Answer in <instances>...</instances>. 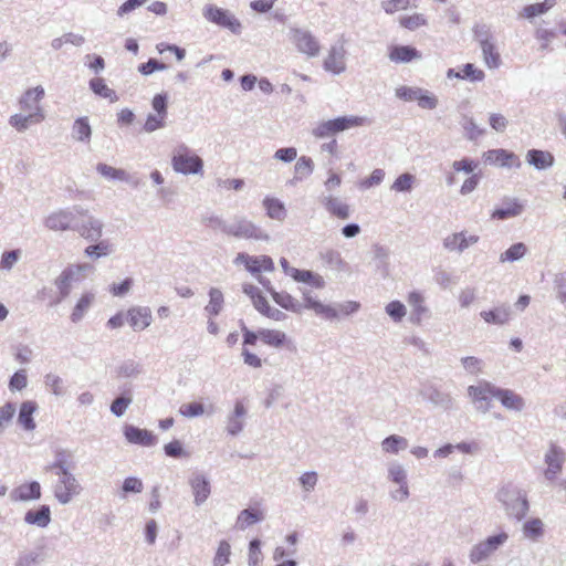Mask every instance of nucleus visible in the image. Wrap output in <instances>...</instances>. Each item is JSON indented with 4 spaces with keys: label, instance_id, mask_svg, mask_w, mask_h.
<instances>
[{
    "label": "nucleus",
    "instance_id": "8",
    "mask_svg": "<svg viewBox=\"0 0 566 566\" xmlns=\"http://www.w3.org/2000/svg\"><path fill=\"white\" fill-rule=\"evenodd\" d=\"M203 17L219 27L229 29L233 34L242 32L241 22L230 11L214 4H207L203 8Z\"/></svg>",
    "mask_w": 566,
    "mask_h": 566
},
{
    "label": "nucleus",
    "instance_id": "40",
    "mask_svg": "<svg viewBox=\"0 0 566 566\" xmlns=\"http://www.w3.org/2000/svg\"><path fill=\"white\" fill-rule=\"evenodd\" d=\"M264 520V514L261 511L244 509L237 517V527L244 531L247 527Z\"/></svg>",
    "mask_w": 566,
    "mask_h": 566
},
{
    "label": "nucleus",
    "instance_id": "25",
    "mask_svg": "<svg viewBox=\"0 0 566 566\" xmlns=\"http://www.w3.org/2000/svg\"><path fill=\"white\" fill-rule=\"evenodd\" d=\"M13 501L27 502L41 497V485L36 481L24 483L12 490L10 494Z\"/></svg>",
    "mask_w": 566,
    "mask_h": 566
},
{
    "label": "nucleus",
    "instance_id": "57",
    "mask_svg": "<svg viewBox=\"0 0 566 566\" xmlns=\"http://www.w3.org/2000/svg\"><path fill=\"white\" fill-rule=\"evenodd\" d=\"M262 552H261V541L259 538H254L249 544V566H259L262 562Z\"/></svg>",
    "mask_w": 566,
    "mask_h": 566
},
{
    "label": "nucleus",
    "instance_id": "21",
    "mask_svg": "<svg viewBox=\"0 0 566 566\" xmlns=\"http://www.w3.org/2000/svg\"><path fill=\"white\" fill-rule=\"evenodd\" d=\"M324 69L333 74H340L345 71V49L343 45H332L328 55L324 60Z\"/></svg>",
    "mask_w": 566,
    "mask_h": 566
},
{
    "label": "nucleus",
    "instance_id": "18",
    "mask_svg": "<svg viewBox=\"0 0 566 566\" xmlns=\"http://www.w3.org/2000/svg\"><path fill=\"white\" fill-rule=\"evenodd\" d=\"M189 484L195 496L193 502L196 505L200 506L208 500L211 493L210 482L202 473H193L189 480Z\"/></svg>",
    "mask_w": 566,
    "mask_h": 566
},
{
    "label": "nucleus",
    "instance_id": "3",
    "mask_svg": "<svg viewBox=\"0 0 566 566\" xmlns=\"http://www.w3.org/2000/svg\"><path fill=\"white\" fill-rule=\"evenodd\" d=\"M88 263L71 264L66 266L61 274L54 280V285L57 289V298L55 303L64 301L70 294L75 283H78L84 273L92 270Z\"/></svg>",
    "mask_w": 566,
    "mask_h": 566
},
{
    "label": "nucleus",
    "instance_id": "27",
    "mask_svg": "<svg viewBox=\"0 0 566 566\" xmlns=\"http://www.w3.org/2000/svg\"><path fill=\"white\" fill-rule=\"evenodd\" d=\"M480 316L488 324L504 325L510 321L511 308L507 305H500L492 310L482 311Z\"/></svg>",
    "mask_w": 566,
    "mask_h": 566
},
{
    "label": "nucleus",
    "instance_id": "35",
    "mask_svg": "<svg viewBox=\"0 0 566 566\" xmlns=\"http://www.w3.org/2000/svg\"><path fill=\"white\" fill-rule=\"evenodd\" d=\"M96 171L107 180L130 182V175L122 168H115L107 164L98 163L96 165Z\"/></svg>",
    "mask_w": 566,
    "mask_h": 566
},
{
    "label": "nucleus",
    "instance_id": "47",
    "mask_svg": "<svg viewBox=\"0 0 566 566\" xmlns=\"http://www.w3.org/2000/svg\"><path fill=\"white\" fill-rule=\"evenodd\" d=\"M483 54L484 63L490 69H497L501 64V57L496 51L494 42H490L480 46Z\"/></svg>",
    "mask_w": 566,
    "mask_h": 566
},
{
    "label": "nucleus",
    "instance_id": "42",
    "mask_svg": "<svg viewBox=\"0 0 566 566\" xmlns=\"http://www.w3.org/2000/svg\"><path fill=\"white\" fill-rule=\"evenodd\" d=\"M408 448V440L398 434H391L381 441V450L385 453L397 454Z\"/></svg>",
    "mask_w": 566,
    "mask_h": 566
},
{
    "label": "nucleus",
    "instance_id": "59",
    "mask_svg": "<svg viewBox=\"0 0 566 566\" xmlns=\"http://www.w3.org/2000/svg\"><path fill=\"white\" fill-rule=\"evenodd\" d=\"M313 305L314 306H313L312 311H314L315 314L318 316H322L329 321L338 317V310L332 305H326L318 301Z\"/></svg>",
    "mask_w": 566,
    "mask_h": 566
},
{
    "label": "nucleus",
    "instance_id": "37",
    "mask_svg": "<svg viewBox=\"0 0 566 566\" xmlns=\"http://www.w3.org/2000/svg\"><path fill=\"white\" fill-rule=\"evenodd\" d=\"M556 4V0H545L541 3H533L525 6L522 11L518 13L520 18H524L527 20H532L537 15L545 14L548 10H551Z\"/></svg>",
    "mask_w": 566,
    "mask_h": 566
},
{
    "label": "nucleus",
    "instance_id": "45",
    "mask_svg": "<svg viewBox=\"0 0 566 566\" xmlns=\"http://www.w3.org/2000/svg\"><path fill=\"white\" fill-rule=\"evenodd\" d=\"M443 248L450 252L462 253L467 250L465 231L452 233L443 239Z\"/></svg>",
    "mask_w": 566,
    "mask_h": 566
},
{
    "label": "nucleus",
    "instance_id": "14",
    "mask_svg": "<svg viewBox=\"0 0 566 566\" xmlns=\"http://www.w3.org/2000/svg\"><path fill=\"white\" fill-rule=\"evenodd\" d=\"M484 159L488 164L497 165L500 167L520 168L522 166L520 157L506 149L488 150L484 153Z\"/></svg>",
    "mask_w": 566,
    "mask_h": 566
},
{
    "label": "nucleus",
    "instance_id": "7",
    "mask_svg": "<svg viewBox=\"0 0 566 566\" xmlns=\"http://www.w3.org/2000/svg\"><path fill=\"white\" fill-rule=\"evenodd\" d=\"M289 40L297 52L307 57H316L321 52V44L317 38L307 29L292 27L289 30Z\"/></svg>",
    "mask_w": 566,
    "mask_h": 566
},
{
    "label": "nucleus",
    "instance_id": "10",
    "mask_svg": "<svg viewBox=\"0 0 566 566\" xmlns=\"http://www.w3.org/2000/svg\"><path fill=\"white\" fill-rule=\"evenodd\" d=\"M233 263L237 265L243 264L247 271L253 275H259L261 271H274V262L272 258L268 255L252 256L244 252H240L234 258Z\"/></svg>",
    "mask_w": 566,
    "mask_h": 566
},
{
    "label": "nucleus",
    "instance_id": "16",
    "mask_svg": "<svg viewBox=\"0 0 566 566\" xmlns=\"http://www.w3.org/2000/svg\"><path fill=\"white\" fill-rule=\"evenodd\" d=\"M494 398L497 399L505 409L511 411L521 412L526 407L525 399L511 389L497 387V390L494 391Z\"/></svg>",
    "mask_w": 566,
    "mask_h": 566
},
{
    "label": "nucleus",
    "instance_id": "44",
    "mask_svg": "<svg viewBox=\"0 0 566 566\" xmlns=\"http://www.w3.org/2000/svg\"><path fill=\"white\" fill-rule=\"evenodd\" d=\"M209 303L205 307V312L209 316H217L223 307L224 298L222 292L217 287H211L209 291Z\"/></svg>",
    "mask_w": 566,
    "mask_h": 566
},
{
    "label": "nucleus",
    "instance_id": "30",
    "mask_svg": "<svg viewBox=\"0 0 566 566\" xmlns=\"http://www.w3.org/2000/svg\"><path fill=\"white\" fill-rule=\"evenodd\" d=\"M273 301L286 311L293 313H301L303 310L302 304L286 292H276L273 287H268Z\"/></svg>",
    "mask_w": 566,
    "mask_h": 566
},
{
    "label": "nucleus",
    "instance_id": "41",
    "mask_svg": "<svg viewBox=\"0 0 566 566\" xmlns=\"http://www.w3.org/2000/svg\"><path fill=\"white\" fill-rule=\"evenodd\" d=\"M522 531L526 538L536 542L544 536V523L538 517L531 518L523 524Z\"/></svg>",
    "mask_w": 566,
    "mask_h": 566
},
{
    "label": "nucleus",
    "instance_id": "48",
    "mask_svg": "<svg viewBox=\"0 0 566 566\" xmlns=\"http://www.w3.org/2000/svg\"><path fill=\"white\" fill-rule=\"evenodd\" d=\"M527 252V247L523 242L512 244L505 252L501 253L500 262H515L521 260Z\"/></svg>",
    "mask_w": 566,
    "mask_h": 566
},
{
    "label": "nucleus",
    "instance_id": "20",
    "mask_svg": "<svg viewBox=\"0 0 566 566\" xmlns=\"http://www.w3.org/2000/svg\"><path fill=\"white\" fill-rule=\"evenodd\" d=\"M319 201L331 216L342 220H346L350 217V207L342 199L332 195H323Z\"/></svg>",
    "mask_w": 566,
    "mask_h": 566
},
{
    "label": "nucleus",
    "instance_id": "46",
    "mask_svg": "<svg viewBox=\"0 0 566 566\" xmlns=\"http://www.w3.org/2000/svg\"><path fill=\"white\" fill-rule=\"evenodd\" d=\"M113 252V247L107 240H98L95 244L85 248L84 253L91 259L107 256Z\"/></svg>",
    "mask_w": 566,
    "mask_h": 566
},
{
    "label": "nucleus",
    "instance_id": "39",
    "mask_svg": "<svg viewBox=\"0 0 566 566\" xmlns=\"http://www.w3.org/2000/svg\"><path fill=\"white\" fill-rule=\"evenodd\" d=\"M259 336L264 344L275 348L284 346L287 340L286 334L277 329H260Z\"/></svg>",
    "mask_w": 566,
    "mask_h": 566
},
{
    "label": "nucleus",
    "instance_id": "51",
    "mask_svg": "<svg viewBox=\"0 0 566 566\" xmlns=\"http://www.w3.org/2000/svg\"><path fill=\"white\" fill-rule=\"evenodd\" d=\"M416 182V177L410 172L401 174L391 185V190L396 192H410Z\"/></svg>",
    "mask_w": 566,
    "mask_h": 566
},
{
    "label": "nucleus",
    "instance_id": "33",
    "mask_svg": "<svg viewBox=\"0 0 566 566\" xmlns=\"http://www.w3.org/2000/svg\"><path fill=\"white\" fill-rule=\"evenodd\" d=\"M333 128V133L337 134L340 132H344L346 129H349L352 127L363 126L368 122L366 117L361 116H340L334 119H329Z\"/></svg>",
    "mask_w": 566,
    "mask_h": 566
},
{
    "label": "nucleus",
    "instance_id": "4",
    "mask_svg": "<svg viewBox=\"0 0 566 566\" xmlns=\"http://www.w3.org/2000/svg\"><path fill=\"white\" fill-rule=\"evenodd\" d=\"M226 234L235 239L265 241L270 240V234L260 226L245 217L235 216L230 221V228L226 229Z\"/></svg>",
    "mask_w": 566,
    "mask_h": 566
},
{
    "label": "nucleus",
    "instance_id": "2",
    "mask_svg": "<svg viewBox=\"0 0 566 566\" xmlns=\"http://www.w3.org/2000/svg\"><path fill=\"white\" fill-rule=\"evenodd\" d=\"M171 167L175 172L185 176L203 174L202 158L192 153L186 145H180L174 150Z\"/></svg>",
    "mask_w": 566,
    "mask_h": 566
},
{
    "label": "nucleus",
    "instance_id": "19",
    "mask_svg": "<svg viewBox=\"0 0 566 566\" xmlns=\"http://www.w3.org/2000/svg\"><path fill=\"white\" fill-rule=\"evenodd\" d=\"M124 436L129 443L143 447H151L157 442V438L150 431L137 428L133 424H126L124 427Z\"/></svg>",
    "mask_w": 566,
    "mask_h": 566
},
{
    "label": "nucleus",
    "instance_id": "32",
    "mask_svg": "<svg viewBox=\"0 0 566 566\" xmlns=\"http://www.w3.org/2000/svg\"><path fill=\"white\" fill-rule=\"evenodd\" d=\"M523 212V205L517 199H507L504 201V207L495 209L491 218L497 220H506L509 218L517 217Z\"/></svg>",
    "mask_w": 566,
    "mask_h": 566
},
{
    "label": "nucleus",
    "instance_id": "38",
    "mask_svg": "<svg viewBox=\"0 0 566 566\" xmlns=\"http://www.w3.org/2000/svg\"><path fill=\"white\" fill-rule=\"evenodd\" d=\"M263 206L269 218L283 221L286 218V209L282 201L276 198L265 197Z\"/></svg>",
    "mask_w": 566,
    "mask_h": 566
},
{
    "label": "nucleus",
    "instance_id": "56",
    "mask_svg": "<svg viewBox=\"0 0 566 566\" xmlns=\"http://www.w3.org/2000/svg\"><path fill=\"white\" fill-rule=\"evenodd\" d=\"M230 554H231L230 544L227 541H221L219 543L216 556L213 558V565L214 566H224L227 563H229Z\"/></svg>",
    "mask_w": 566,
    "mask_h": 566
},
{
    "label": "nucleus",
    "instance_id": "62",
    "mask_svg": "<svg viewBox=\"0 0 566 566\" xmlns=\"http://www.w3.org/2000/svg\"><path fill=\"white\" fill-rule=\"evenodd\" d=\"M130 403L132 397L124 395L119 396L111 403V411L116 417H122Z\"/></svg>",
    "mask_w": 566,
    "mask_h": 566
},
{
    "label": "nucleus",
    "instance_id": "60",
    "mask_svg": "<svg viewBox=\"0 0 566 566\" xmlns=\"http://www.w3.org/2000/svg\"><path fill=\"white\" fill-rule=\"evenodd\" d=\"M155 114L168 116V95L167 93L156 94L151 101Z\"/></svg>",
    "mask_w": 566,
    "mask_h": 566
},
{
    "label": "nucleus",
    "instance_id": "28",
    "mask_svg": "<svg viewBox=\"0 0 566 566\" xmlns=\"http://www.w3.org/2000/svg\"><path fill=\"white\" fill-rule=\"evenodd\" d=\"M36 409L38 405L35 401L27 400L21 403L18 415V422L24 430L32 431L35 429L33 413L36 411Z\"/></svg>",
    "mask_w": 566,
    "mask_h": 566
},
{
    "label": "nucleus",
    "instance_id": "26",
    "mask_svg": "<svg viewBox=\"0 0 566 566\" xmlns=\"http://www.w3.org/2000/svg\"><path fill=\"white\" fill-rule=\"evenodd\" d=\"M389 59L395 63H409L421 59V53L410 45H394L389 51Z\"/></svg>",
    "mask_w": 566,
    "mask_h": 566
},
{
    "label": "nucleus",
    "instance_id": "61",
    "mask_svg": "<svg viewBox=\"0 0 566 566\" xmlns=\"http://www.w3.org/2000/svg\"><path fill=\"white\" fill-rule=\"evenodd\" d=\"M28 386V377L27 371L24 369H20L15 371L9 381V388L11 391L22 390Z\"/></svg>",
    "mask_w": 566,
    "mask_h": 566
},
{
    "label": "nucleus",
    "instance_id": "50",
    "mask_svg": "<svg viewBox=\"0 0 566 566\" xmlns=\"http://www.w3.org/2000/svg\"><path fill=\"white\" fill-rule=\"evenodd\" d=\"M142 371H143L142 365L132 359L122 363L117 367V375H118V377H123V378H136L142 374Z\"/></svg>",
    "mask_w": 566,
    "mask_h": 566
},
{
    "label": "nucleus",
    "instance_id": "53",
    "mask_svg": "<svg viewBox=\"0 0 566 566\" xmlns=\"http://www.w3.org/2000/svg\"><path fill=\"white\" fill-rule=\"evenodd\" d=\"M314 170V163L312 158L302 156L297 159L295 164V180H302L303 178H306L312 175Z\"/></svg>",
    "mask_w": 566,
    "mask_h": 566
},
{
    "label": "nucleus",
    "instance_id": "6",
    "mask_svg": "<svg viewBox=\"0 0 566 566\" xmlns=\"http://www.w3.org/2000/svg\"><path fill=\"white\" fill-rule=\"evenodd\" d=\"M55 474L57 475V481L53 485L54 497L60 504L66 505L81 494L82 486L71 471Z\"/></svg>",
    "mask_w": 566,
    "mask_h": 566
},
{
    "label": "nucleus",
    "instance_id": "43",
    "mask_svg": "<svg viewBox=\"0 0 566 566\" xmlns=\"http://www.w3.org/2000/svg\"><path fill=\"white\" fill-rule=\"evenodd\" d=\"M94 298L95 295L93 293H85L80 297L71 314V321L73 323H78L84 317L85 313L92 306Z\"/></svg>",
    "mask_w": 566,
    "mask_h": 566
},
{
    "label": "nucleus",
    "instance_id": "15",
    "mask_svg": "<svg viewBox=\"0 0 566 566\" xmlns=\"http://www.w3.org/2000/svg\"><path fill=\"white\" fill-rule=\"evenodd\" d=\"M44 97V88L42 86H36L33 88H29L24 92V94L19 99V106L21 111L29 113H41L44 114L40 102Z\"/></svg>",
    "mask_w": 566,
    "mask_h": 566
},
{
    "label": "nucleus",
    "instance_id": "52",
    "mask_svg": "<svg viewBox=\"0 0 566 566\" xmlns=\"http://www.w3.org/2000/svg\"><path fill=\"white\" fill-rule=\"evenodd\" d=\"M44 384L45 387L56 397H61L66 392L63 379L55 374H46L44 376Z\"/></svg>",
    "mask_w": 566,
    "mask_h": 566
},
{
    "label": "nucleus",
    "instance_id": "64",
    "mask_svg": "<svg viewBox=\"0 0 566 566\" xmlns=\"http://www.w3.org/2000/svg\"><path fill=\"white\" fill-rule=\"evenodd\" d=\"M554 283L557 291V298L563 304H566V273L557 274L554 280Z\"/></svg>",
    "mask_w": 566,
    "mask_h": 566
},
{
    "label": "nucleus",
    "instance_id": "54",
    "mask_svg": "<svg viewBox=\"0 0 566 566\" xmlns=\"http://www.w3.org/2000/svg\"><path fill=\"white\" fill-rule=\"evenodd\" d=\"M388 479L396 484H406L407 472L402 464L392 461L388 463Z\"/></svg>",
    "mask_w": 566,
    "mask_h": 566
},
{
    "label": "nucleus",
    "instance_id": "58",
    "mask_svg": "<svg viewBox=\"0 0 566 566\" xmlns=\"http://www.w3.org/2000/svg\"><path fill=\"white\" fill-rule=\"evenodd\" d=\"M385 311L395 322H400L406 315V306L399 301L388 303Z\"/></svg>",
    "mask_w": 566,
    "mask_h": 566
},
{
    "label": "nucleus",
    "instance_id": "12",
    "mask_svg": "<svg viewBox=\"0 0 566 566\" xmlns=\"http://www.w3.org/2000/svg\"><path fill=\"white\" fill-rule=\"evenodd\" d=\"M544 461L547 465L544 475L547 480L554 481L562 472L563 465L566 462V452L558 444L551 443L545 453Z\"/></svg>",
    "mask_w": 566,
    "mask_h": 566
},
{
    "label": "nucleus",
    "instance_id": "23",
    "mask_svg": "<svg viewBox=\"0 0 566 566\" xmlns=\"http://www.w3.org/2000/svg\"><path fill=\"white\" fill-rule=\"evenodd\" d=\"M248 410L242 401H237L234 409L227 417L226 430L230 436H238L244 428V419Z\"/></svg>",
    "mask_w": 566,
    "mask_h": 566
},
{
    "label": "nucleus",
    "instance_id": "11",
    "mask_svg": "<svg viewBox=\"0 0 566 566\" xmlns=\"http://www.w3.org/2000/svg\"><path fill=\"white\" fill-rule=\"evenodd\" d=\"M497 387L490 382H482L478 386H469L468 395L475 405L478 411L488 412L491 408V398H494V391Z\"/></svg>",
    "mask_w": 566,
    "mask_h": 566
},
{
    "label": "nucleus",
    "instance_id": "13",
    "mask_svg": "<svg viewBox=\"0 0 566 566\" xmlns=\"http://www.w3.org/2000/svg\"><path fill=\"white\" fill-rule=\"evenodd\" d=\"M76 214L75 207L72 210L60 209L45 218L44 226L52 231H74Z\"/></svg>",
    "mask_w": 566,
    "mask_h": 566
},
{
    "label": "nucleus",
    "instance_id": "5",
    "mask_svg": "<svg viewBox=\"0 0 566 566\" xmlns=\"http://www.w3.org/2000/svg\"><path fill=\"white\" fill-rule=\"evenodd\" d=\"M76 217L74 231L91 242H97L103 235L104 223L102 220L91 216L86 209L75 206Z\"/></svg>",
    "mask_w": 566,
    "mask_h": 566
},
{
    "label": "nucleus",
    "instance_id": "9",
    "mask_svg": "<svg viewBox=\"0 0 566 566\" xmlns=\"http://www.w3.org/2000/svg\"><path fill=\"white\" fill-rule=\"evenodd\" d=\"M509 538L507 533L501 532L496 535L489 536L486 539L474 545L470 552V560L473 564L486 559L496 552Z\"/></svg>",
    "mask_w": 566,
    "mask_h": 566
},
{
    "label": "nucleus",
    "instance_id": "1",
    "mask_svg": "<svg viewBox=\"0 0 566 566\" xmlns=\"http://www.w3.org/2000/svg\"><path fill=\"white\" fill-rule=\"evenodd\" d=\"M496 497L502 504L506 515L518 522L526 516L530 510L526 492L517 486H503L499 490Z\"/></svg>",
    "mask_w": 566,
    "mask_h": 566
},
{
    "label": "nucleus",
    "instance_id": "31",
    "mask_svg": "<svg viewBox=\"0 0 566 566\" xmlns=\"http://www.w3.org/2000/svg\"><path fill=\"white\" fill-rule=\"evenodd\" d=\"M24 522L39 527H46L51 523V510L49 505H41L38 510H29L24 515Z\"/></svg>",
    "mask_w": 566,
    "mask_h": 566
},
{
    "label": "nucleus",
    "instance_id": "17",
    "mask_svg": "<svg viewBox=\"0 0 566 566\" xmlns=\"http://www.w3.org/2000/svg\"><path fill=\"white\" fill-rule=\"evenodd\" d=\"M127 322L134 331H144L153 322L151 311L148 306H134L127 311Z\"/></svg>",
    "mask_w": 566,
    "mask_h": 566
},
{
    "label": "nucleus",
    "instance_id": "55",
    "mask_svg": "<svg viewBox=\"0 0 566 566\" xmlns=\"http://www.w3.org/2000/svg\"><path fill=\"white\" fill-rule=\"evenodd\" d=\"M167 116H163L159 114H148L146 122L144 124L143 129L146 133H154L158 129H161L166 126Z\"/></svg>",
    "mask_w": 566,
    "mask_h": 566
},
{
    "label": "nucleus",
    "instance_id": "34",
    "mask_svg": "<svg viewBox=\"0 0 566 566\" xmlns=\"http://www.w3.org/2000/svg\"><path fill=\"white\" fill-rule=\"evenodd\" d=\"M72 137L80 143H90L92 137V127L86 116L78 117L72 126Z\"/></svg>",
    "mask_w": 566,
    "mask_h": 566
},
{
    "label": "nucleus",
    "instance_id": "22",
    "mask_svg": "<svg viewBox=\"0 0 566 566\" xmlns=\"http://www.w3.org/2000/svg\"><path fill=\"white\" fill-rule=\"evenodd\" d=\"M419 394L424 400L429 401L434 407H439L444 410H449L453 407L452 397L449 394L437 389L436 387H424L420 390Z\"/></svg>",
    "mask_w": 566,
    "mask_h": 566
},
{
    "label": "nucleus",
    "instance_id": "49",
    "mask_svg": "<svg viewBox=\"0 0 566 566\" xmlns=\"http://www.w3.org/2000/svg\"><path fill=\"white\" fill-rule=\"evenodd\" d=\"M91 90L98 96L104 98H109L111 102L117 99L116 93L114 90L109 88L105 81L102 77H94L90 81Z\"/></svg>",
    "mask_w": 566,
    "mask_h": 566
},
{
    "label": "nucleus",
    "instance_id": "29",
    "mask_svg": "<svg viewBox=\"0 0 566 566\" xmlns=\"http://www.w3.org/2000/svg\"><path fill=\"white\" fill-rule=\"evenodd\" d=\"M44 117L45 115L41 113H29L27 115L14 114L10 116L9 124L18 132L22 133L25 132L30 125L40 124Z\"/></svg>",
    "mask_w": 566,
    "mask_h": 566
},
{
    "label": "nucleus",
    "instance_id": "36",
    "mask_svg": "<svg viewBox=\"0 0 566 566\" xmlns=\"http://www.w3.org/2000/svg\"><path fill=\"white\" fill-rule=\"evenodd\" d=\"M71 453L67 450L59 449L55 451L54 461L45 467V471L54 473L71 471Z\"/></svg>",
    "mask_w": 566,
    "mask_h": 566
},
{
    "label": "nucleus",
    "instance_id": "24",
    "mask_svg": "<svg viewBox=\"0 0 566 566\" xmlns=\"http://www.w3.org/2000/svg\"><path fill=\"white\" fill-rule=\"evenodd\" d=\"M526 163L537 170H545L554 166L553 154L541 149H530L525 156Z\"/></svg>",
    "mask_w": 566,
    "mask_h": 566
},
{
    "label": "nucleus",
    "instance_id": "63",
    "mask_svg": "<svg viewBox=\"0 0 566 566\" xmlns=\"http://www.w3.org/2000/svg\"><path fill=\"white\" fill-rule=\"evenodd\" d=\"M535 38L542 42L541 50L545 51L548 50L549 42L556 38V33L554 30L538 27L535 30Z\"/></svg>",
    "mask_w": 566,
    "mask_h": 566
}]
</instances>
